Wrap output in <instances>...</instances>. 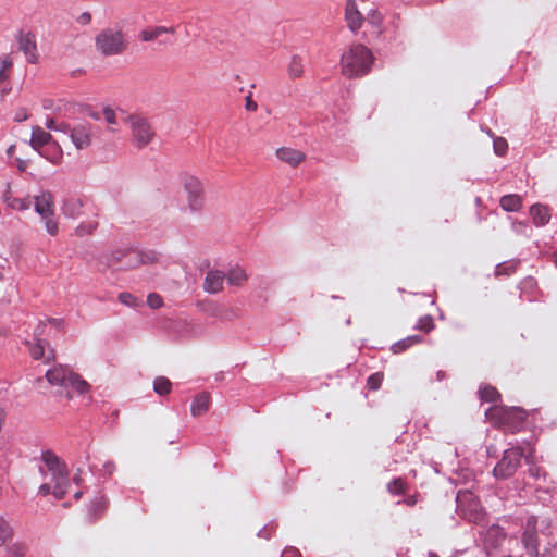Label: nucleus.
Listing matches in <instances>:
<instances>
[{
    "label": "nucleus",
    "mask_w": 557,
    "mask_h": 557,
    "mask_svg": "<svg viewBox=\"0 0 557 557\" xmlns=\"http://www.w3.org/2000/svg\"><path fill=\"white\" fill-rule=\"evenodd\" d=\"M40 460V473L45 482L38 486L37 493L41 496L52 494L57 500L63 499L71 485L66 463L49 449L41 453Z\"/></svg>",
    "instance_id": "nucleus-1"
},
{
    "label": "nucleus",
    "mask_w": 557,
    "mask_h": 557,
    "mask_svg": "<svg viewBox=\"0 0 557 557\" xmlns=\"http://www.w3.org/2000/svg\"><path fill=\"white\" fill-rule=\"evenodd\" d=\"M61 209L63 214L71 219H78L84 214L88 215L75 227L74 233L78 237L92 235L99 226L100 209L94 202L71 196L64 199Z\"/></svg>",
    "instance_id": "nucleus-2"
},
{
    "label": "nucleus",
    "mask_w": 557,
    "mask_h": 557,
    "mask_svg": "<svg viewBox=\"0 0 557 557\" xmlns=\"http://www.w3.org/2000/svg\"><path fill=\"white\" fill-rule=\"evenodd\" d=\"M373 61V53L368 47L352 44L341 57V73L347 78L362 77L371 71Z\"/></svg>",
    "instance_id": "nucleus-3"
},
{
    "label": "nucleus",
    "mask_w": 557,
    "mask_h": 557,
    "mask_svg": "<svg viewBox=\"0 0 557 557\" xmlns=\"http://www.w3.org/2000/svg\"><path fill=\"white\" fill-rule=\"evenodd\" d=\"M95 49L103 58L117 57L126 52L128 42L121 27H104L96 34Z\"/></svg>",
    "instance_id": "nucleus-4"
},
{
    "label": "nucleus",
    "mask_w": 557,
    "mask_h": 557,
    "mask_svg": "<svg viewBox=\"0 0 557 557\" xmlns=\"http://www.w3.org/2000/svg\"><path fill=\"white\" fill-rule=\"evenodd\" d=\"M527 416V411L520 407L494 406L486 411V418L495 426L511 433L518 432L523 426Z\"/></svg>",
    "instance_id": "nucleus-5"
},
{
    "label": "nucleus",
    "mask_w": 557,
    "mask_h": 557,
    "mask_svg": "<svg viewBox=\"0 0 557 557\" xmlns=\"http://www.w3.org/2000/svg\"><path fill=\"white\" fill-rule=\"evenodd\" d=\"M37 214L44 223L47 233L55 236L59 232V222L55 216L54 196L49 190H44L37 195Z\"/></svg>",
    "instance_id": "nucleus-6"
},
{
    "label": "nucleus",
    "mask_w": 557,
    "mask_h": 557,
    "mask_svg": "<svg viewBox=\"0 0 557 557\" xmlns=\"http://www.w3.org/2000/svg\"><path fill=\"white\" fill-rule=\"evenodd\" d=\"M524 456L525 461L531 462L532 451L524 455L520 447H512L504 451L503 458L495 466L493 473L497 479H507L511 476L520 466V460Z\"/></svg>",
    "instance_id": "nucleus-7"
},
{
    "label": "nucleus",
    "mask_w": 557,
    "mask_h": 557,
    "mask_svg": "<svg viewBox=\"0 0 557 557\" xmlns=\"http://www.w3.org/2000/svg\"><path fill=\"white\" fill-rule=\"evenodd\" d=\"M457 507L460 513L469 521L474 523H482L485 518L483 507L478 498L471 491H459L456 497Z\"/></svg>",
    "instance_id": "nucleus-8"
},
{
    "label": "nucleus",
    "mask_w": 557,
    "mask_h": 557,
    "mask_svg": "<svg viewBox=\"0 0 557 557\" xmlns=\"http://www.w3.org/2000/svg\"><path fill=\"white\" fill-rule=\"evenodd\" d=\"M128 122L132 133V140L137 148L141 149L153 140L156 132L146 117L140 115H132Z\"/></svg>",
    "instance_id": "nucleus-9"
},
{
    "label": "nucleus",
    "mask_w": 557,
    "mask_h": 557,
    "mask_svg": "<svg viewBox=\"0 0 557 557\" xmlns=\"http://www.w3.org/2000/svg\"><path fill=\"white\" fill-rule=\"evenodd\" d=\"M183 186L186 191L187 206L190 211L199 212L205 206V189L200 180L193 175L183 178Z\"/></svg>",
    "instance_id": "nucleus-10"
},
{
    "label": "nucleus",
    "mask_w": 557,
    "mask_h": 557,
    "mask_svg": "<svg viewBox=\"0 0 557 557\" xmlns=\"http://www.w3.org/2000/svg\"><path fill=\"white\" fill-rule=\"evenodd\" d=\"M51 135L37 126V153L51 163H59L63 152L57 143H51Z\"/></svg>",
    "instance_id": "nucleus-11"
},
{
    "label": "nucleus",
    "mask_w": 557,
    "mask_h": 557,
    "mask_svg": "<svg viewBox=\"0 0 557 557\" xmlns=\"http://www.w3.org/2000/svg\"><path fill=\"white\" fill-rule=\"evenodd\" d=\"M537 519L532 516L527 519L522 534V544L531 557H539Z\"/></svg>",
    "instance_id": "nucleus-12"
},
{
    "label": "nucleus",
    "mask_w": 557,
    "mask_h": 557,
    "mask_svg": "<svg viewBox=\"0 0 557 557\" xmlns=\"http://www.w3.org/2000/svg\"><path fill=\"white\" fill-rule=\"evenodd\" d=\"M175 29L171 26H163V25H157V26H147L139 30L138 33V39L141 42L150 44L158 41L160 45H166L169 44L168 39L162 38L163 35L166 34H174Z\"/></svg>",
    "instance_id": "nucleus-13"
},
{
    "label": "nucleus",
    "mask_w": 557,
    "mask_h": 557,
    "mask_svg": "<svg viewBox=\"0 0 557 557\" xmlns=\"http://www.w3.org/2000/svg\"><path fill=\"white\" fill-rule=\"evenodd\" d=\"M94 136V126L90 123H79L71 129V139L77 149L90 146Z\"/></svg>",
    "instance_id": "nucleus-14"
},
{
    "label": "nucleus",
    "mask_w": 557,
    "mask_h": 557,
    "mask_svg": "<svg viewBox=\"0 0 557 557\" xmlns=\"http://www.w3.org/2000/svg\"><path fill=\"white\" fill-rule=\"evenodd\" d=\"M73 371L64 366H55L46 370L45 376L50 385L67 388Z\"/></svg>",
    "instance_id": "nucleus-15"
},
{
    "label": "nucleus",
    "mask_w": 557,
    "mask_h": 557,
    "mask_svg": "<svg viewBox=\"0 0 557 557\" xmlns=\"http://www.w3.org/2000/svg\"><path fill=\"white\" fill-rule=\"evenodd\" d=\"M345 21L348 28L354 33L361 28L364 18L357 8L356 0H346Z\"/></svg>",
    "instance_id": "nucleus-16"
},
{
    "label": "nucleus",
    "mask_w": 557,
    "mask_h": 557,
    "mask_svg": "<svg viewBox=\"0 0 557 557\" xmlns=\"http://www.w3.org/2000/svg\"><path fill=\"white\" fill-rule=\"evenodd\" d=\"M2 201L5 206L12 210L25 211L32 206V197L27 196L24 198L14 197L12 195L10 185L7 186V190L2 195Z\"/></svg>",
    "instance_id": "nucleus-17"
},
{
    "label": "nucleus",
    "mask_w": 557,
    "mask_h": 557,
    "mask_svg": "<svg viewBox=\"0 0 557 557\" xmlns=\"http://www.w3.org/2000/svg\"><path fill=\"white\" fill-rule=\"evenodd\" d=\"M275 154L281 161L293 168L298 166L306 159V154L304 152L289 147L278 148Z\"/></svg>",
    "instance_id": "nucleus-18"
},
{
    "label": "nucleus",
    "mask_w": 557,
    "mask_h": 557,
    "mask_svg": "<svg viewBox=\"0 0 557 557\" xmlns=\"http://www.w3.org/2000/svg\"><path fill=\"white\" fill-rule=\"evenodd\" d=\"M225 274L219 270H210L203 282V289L207 293L215 294L223 289Z\"/></svg>",
    "instance_id": "nucleus-19"
},
{
    "label": "nucleus",
    "mask_w": 557,
    "mask_h": 557,
    "mask_svg": "<svg viewBox=\"0 0 557 557\" xmlns=\"http://www.w3.org/2000/svg\"><path fill=\"white\" fill-rule=\"evenodd\" d=\"M18 48L25 53L29 63H35V41L30 30L26 33L24 30L20 32Z\"/></svg>",
    "instance_id": "nucleus-20"
},
{
    "label": "nucleus",
    "mask_w": 557,
    "mask_h": 557,
    "mask_svg": "<svg viewBox=\"0 0 557 557\" xmlns=\"http://www.w3.org/2000/svg\"><path fill=\"white\" fill-rule=\"evenodd\" d=\"M530 215L533 224L537 227L546 225L550 220L549 208L540 203L533 205L530 208Z\"/></svg>",
    "instance_id": "nucleus-21"
},
{
    "label": "nucleus",
    "mask_w": 557,
    "mask_h": 557,
    "mask_svg": "<svg viewBox=\"0 0 557 557\" xmlns=\"http://www.w3.org/2000/svg\"><path fill=\"white\" fill-rule=\"evenodd\" d=\"M210 407V395L208 393H201L197 395L190 406V412L194 417H200L205 414Z\"/></svg>",
    "instance_id": "nucleus-22"
},
{
    "label": "nucleus",
    "mask_w": 557,
    "mask_h": 557,
    "mask_svg": "<svg viewBox=\"0 0 557 557\" xmlns=\"http://www.w3.org/2000/svg\"><path fill=\"white\" fill-rule=\"evenodd\" d=\"M499 205L507 212H517L522 208V198L517 194L505 195L500 198Z\"/></svg>",
    "instance_id": "nucleus-23"
},
{
    "label": "nucleus",
    "mask_w": 557,
    "mask_h": 557,
    "mask_svg": "<svg viewBox=\"0 0 557 557\" xmlns=\"http://www.w3.org/2000/svg\"><path fill=\"white\" fill-rule=\"evenodd\" d=\"M72 387L78 395H85L90 391V384L79 374L73 372L67 383V388Z\"/></svg>",
    "instance_id": "nucleus-24"
},
{
    "label": "nucleus",
    "mask_w": 557,
    "mask_h": 557,
    "mask_svg": "<svg viewBox=\"0 0 557 557\" xmlns=\"http://www.w3.org/2000/svg\"><path fill=\"white\" fill-rule=\"evenodd\" d=\"M287 74L290 79L300 78L304 74V63L302 59L295 54L290 58V61L287 66Z\"/></svg>",
    "instance_id": "nucleus-25"
},
{
    "label": "nucleus",
    "mask_w": 557,
    "mask_h": 557,
    "mask_svg": "<svg viewBox=\"0 0 557 557\" xmlns=\"http://www.w3.org/2000/svg\"><path fill=\"white\" fill-rule=\"evenodd\" d=\"M62 324L63 322L60 319L46 318L45 320H39V322L37 323V331L41 329L40 334L50 335L51 330H54V332H59L62 327Z\"/></svg>",
    "instance_id": "nucleus-26"
},
{
    "label": "nucleus",
    "mask_w": 557,
    "mask_h": 557,
    "mask_svg": "<svg viewBox=\"0 0 557 557\" xmlns=\"http://www.w3.org/2000/svg\"><path fill=\"white\" fill-rule=\"evenodd\" d=\"M55 352L49 343L45 341H37V360L44 359L45 362L54 360Z\"/></svg>",
    "instance_id": "nucleus-27"
},
{
    "label": "nucleus",
    "mask_w": 557,
    "mask_h": 557,
    "mask_svg": "<svg viewBox=\"0 0 557 557\" xmlns=\"http://www.w3.org/2000/svg\"><path fill=\"white\" fill-rule=\"evenodd\" d=\"M247 278L248 276L246 272L239 267L231 269L227 274V282L231 285L242 286Z\"/></svg>",
    "instance_id": "nucleus-28"
},
{
    "label": "nucleus",
    "mask_w": 557,
    "mask_h": 557,
    "mask_svg": "<svg viewBox=\"0 0 557 557\" xmlns=\"http://www.w3.org/2000/svg\"><path fill=\"white\" fill-rule=\"evenodd\" d=\"M480 397L487 403H496L500 399L499 392L491 385H484L480 388Z\"/></svg>",
    "instance_id": "nucleus-29"
},
{
    "label": "nucleus",
    "mask_w": 557,
    "mask_h": 557,
    "mask_svg": "<svg viewBox=\"0 0 557 557\" xmlns=\"http://www.w3.org/2000/svg\"><path fill=\"white\" fill-rule=\"evenodd\" d=\"M172 383L165 376H158L153 381V389L157 394L163 396L171 392Z\"/></svg>",
    "instance_id": "nucleus-30"
},
{
    "label": "nucleus",
    "mask_w": 557,
    "mask_h": 557,
    "mask_svg": "<svg viewBox=\"0 0 557 557\" xmlns=\"http://www.w3.org/2000/svg\"><path fill=\"white\" fill-rule=\"evenodd\" d=\"M518 265H519V261H517V260H510V261L503 262L496 267L495 275L496 276H500V275L509 276L516 272Z\"/></svg>",
    "instance_id": "nucleus-31"
},
{
    "label": "nucleus",
    "mask_w": 557,
    "mask_h": 557,
    "mask_svg": "<svg viewBox=\"0 0 557 557\" xmlns=\"http://www.w3.org/2000/svg\"><path fill=\"white\" fill-rule=\"evenodd\" d=\"M388 493L393 495H401L407 492V482L401 478H396L387 484Z\"/></svg>",
    "instance_id": "nucleus-32"
},
{
    "label": "nucleus",
    "mask_w": 557,
    "mask_h": 557,
    "mask_svg": "<svg viewBox=\"0 0 557 557\" xmlns=\"http://www.w3.org/2000/svg\"><path fill=\"white\" fill-rule=\"evenodd\" d=\"M421 342H422V337L419 335L408 336L407 338H405L394 345V351L401 352V351L406 350L408 347L419 344Z\"/></svg>",
    "instance_id": "nucleus-33"
},
{
    "label": "nucleus",
    "mask_w": 557,
    "mask_h": 557,
    "mask_svg": "<svg viewBox=\"0 0 557 557\" xmlns=\"http://www.w3.org/2000/svg\"><path fill=\"white\" fill-rule=\"evenodd\" d=\"M117 299L123 305L132 308H136L141 304V300L139 298L127 292L120 293Z\"/></svg>",
    "instance_id": "nucleus-34"
},
{
    "label": "nucleus",
    "mask_w": 557,
    "mask_h": 557,
    "mask_svg": "<svg viewBox=\"0 0 557 557\" xmlns=\"http://www.w3.org/2000/svg\"><path fill=\"white\" fill-rule=\"evenodd\" d=\"M384 374L382 372H375L371 374L367 380V386L371 391H377L383 382Z\"/></svg>",
    "instance_id": "nucleus-35"
},
{
    "label": "nucleus",
    "mask_w": 557,
    "mask_h": 557,
    "mask_svg": "<svg viewBox=\"0 0 557 557\" xmlns=\"http://www.w3.org/2000/svg\"><path fill=\"white\" fill-rule=\"evenodd\" d=\"M12 535V528L5 521L3 517L0 516V546L3 545L8 539Z\"/></svg>",
    "instance_id": "nucleus-36"
},
{
    "label": "nucleus",
    "mask_w": 557,
    "mask_h": 557,
    "mask_svg": "<svg viewBox=\"0 0 557 557\" xmlns=\"http://www.w3.org/2000/svg\"><path fill=\"white\" fill-rule=\"evenodd\" d=\"M108 507V500L103 496L96 497L90 504V510L97 516Z\"/></svg>",
    "instance_id": "nucleus-37"
},
{
    "label": "nucleus",
    "mask_w": 557,
    "mask_h": 557,
    "mask_svg": "<svg viewBox=\"0 0 557 557\" xmlns=\"http://www.w3.org/2000/svg\"><path fill=\"white\" fill-rule=\"evenodd\" d=\"M126 257L129 259V261H139L140 263H148V262H154L157 260V257L154 253L150 255H140L137 252H129L126 255Z\"/></svg>",
    "instance_id": "nucleus-38"
},
{
    "label": "nucleus",
    "mask_w": 557,
    "mask_h": 557,
    "mask_svg": "<svg viewBox=\"0 0 557 557\" xmlns=\"http://www.w3.org/2000/svg\"><path fill=\"white\" fill-rule=\"evenodd\" d=\"M417 329L420 331H423L425 333H429L434 329V321L431 315H424L419 319L417 323Z\"/></svg>",
    "instance_id": "nucleus-39"
},
{
    "label": "nucleus",
    "mask_w": 557,
    "mask_h": 557,
    "mask_svg": "<svg viewBox=\"0 0 557 557\" xmlns=\"http://www.w3.org/2000/svg\"><path fill=\"white\" fill-rule=\"evenodd\" d=\"M494 151L497 156H504L507 152L508 144L503 137H496L493 141Z\"/></svg>",
    "instance_id": "nucleus-40"
},
{
    "label": "nucleus",
    "mask_w": 557,
    "mask_h": 557,
    "mask_svg": "<svg viewBox=\"0 0 557 557\" xmlns=\"http://www.w3.org/2000/svg\"><path fill=\"white\" fill-rule=\"evenodd\" d=\"M147 304L151 309H159L163 305L162 297L157 293H150L147 297Z\"/></svg>",
    "instance_id": "nucleus-41"
},
{
    "label": "nucleus",
    "mask_w": 557,
    "mask_h": 557,
    "mask_svg": "<svg viewBox=\"0 0 557 557\" xmlns=\"http://www.w3.org/2000/svg\"><path fill=\"white\" fill-rule=\"evenodd\" d=\"M12 66V61L5 57L0 61V83L4 82L8 77L7 73Z\"/></svg>",
    "instance_id": "nucleus-42"
},
{
    "label": "nucleus",
    "mask_w": 557,
    "mask_h": 557,
    "mask_svg": "<svg viewBox=\"0 0 557 557\" xmlns=\"http://www.w3.org/2000/svg\"><path fill=\"white\" fill-rule=\"evenodd\" d=\"M8 552L10 557H25L26 548L23 544H13Z\"/></svg>",
    "instance_id": "nucleus-43"
},
{
    "label": "nucleus",
    "mask_w": 557,
    "mask_h": 557,
    "mask_svg": "<svg viewBox=\"0 0 557 557\" xmlns=\"http://www.w3.org/2000/svg\"><path fill=\"white\" fill-rule=\"evenodd\" d=\"M44 125L46 126V128L50 129V131H61V132H65V129L67 128V126L64 124V125H60L58 126L55 124V121L53 117L51 116H47L45 122H44Z\"/></svg>",
    "instance_id": "nucleus-44"
},
{
    "label": "nucleus",
    "mask_w": 557,
    "mask_h": 557,
    "mask_svg": "<svg viewBox=\"0 0 557 557\" xmlns=\"http://www.w3.org/2000/svg\"><path fill=\"white\" fill-rule=\"evenodd\" d=\"M368 21L374 27L379 28L382 25L383 17L377 11H372L370 14H368Z\"/></svg>",
    "instance_id": "nucleus-45"
},
{
    "label": "nucleus",
    "mask_w": 557,
    "mask_h": 557,
    "mask_svg": "<svg viewBox=\"0 0 557 557\" xmlns=\"http://www.w3.org/2000/svg\"><path fill=\"white\" fill-rule=\"evenodd\" d=\"M245 109L250 112H256L258 110L257 102L252 99V92L250 91L245 97Z\"/></svg>",
    "instance_id": "nucleus-46"
},
{
    "label": "nucleus",
    "mask_w": 557,
    "mask_h": 557,
    "mask_svg": "<svg viewBox=\"0 0 557 557\" xmlns=\"http://www.w3.org/2000/svg\"><path fill=\"white\" fill-rule=\"evenodd\" d=\"M103 116H104V120L109 124H115L116 123V114H115L114 110H112L111 108H106L103 110Z\"/></svg>",
    "instance_id": "nucleus-47"
},
{
    "label": "nucleus",
    "mask_w": 557,
    "mask_h": 557,
    "mask_svg": "<svg viewBox=\"0 0 557 557\" xmlns=\"http://www.w3.org/2000/svg\"><path fill=\"white\" fill-rule=\"evenodd\" d=\"M29 163H30L29 159H21V158L15 159V165L20 172H25L26 169L28 168Z\"/></svg>",
    "instance_id": "nucleus-48"
},
{
    "label": "nucleus",
    "mask_w": 557,
    "mask_h": 557,
    "mask_svg": "<svg viewBox=\"0 0 557 557\" xmlns=\"http://www.w3.org/2000/svg\"><path fill=\"white\" fill-rule=\"evenodd\" d=\"M281 557H301V554L298 549L289 547L283 550Z\"/></svg>",
    "instance_id": "nucleus-49"
},
{
    "label": "nucleus",
    "mask_w": 557,
    "mask_h": 557,
    "mask_svg": "<svg viewBox=\"0 0 557 557\" xmlns=\"http://www.w3.org/2000/svg\"><path fill=\"white\" fill-rule=\"evenodd\" d=\"M77 22L82 25H88L91 22V14L89 12L82 13L77 18Z\"/></svg>",
    "instance_id": "nucleus-50"
},
{
    "label": "nucleus",
    "mask_w": 557,
    "mask_h": 557,
    "mask_svg": "<svg viewBox=\"0 0 557 557\" xmlns=\"http://www.w3.org/2000/svg\"><path fill=\"white\" fill-rule=\"evenodd\" d=\"M27 117H28V114L26 113V111L24 109H20L16 111V113L14 115V121L23 122V121L27 120Z\"/></svg>",
    "instance_id": "nucleus-51"
},
{
    "label": "nucleus",
    "mask_w": 557,
    "mask_h": 557,
    "mask_svg": "<svg viewBox=\"0 0 557 557\" xmlns=\"http://www.w3.org/2000/svg\"><path fill=\"white\" fill-rule=\"evenodd\" d=\"M404 504H406L409 507H413L418 503L417 495H409L403 500Z\"/></svg>",
    "instance_id": "nucleus-52"
},
{
    "label": "nucleus",
    "mask_w": 557,
    "mask_h": 557,
    "mask_svg": "<svg viewBox=\"0 0 557 557\" xmlns=\"http://www.w3.org/2000/svg\"><path fill=\"white\" fill-rule=\"evenodd\" d=\"M29 146L35 149V126H32L30 137H29Z\"/></svg>",
    "instance_id": "nucleus-53"
},
{
    "label": "nucleus",
    "mask_w": 557,
    "mask_h": 557,
    "mask_svg": "<svg viewBox=\"0 0 557 557\" xmlns=\"http://www.w3.org/2000/svg\"><path fill=\"white\" fill-rule=\"evenodd\" d=\"M82 476H81V470H78L74 476H73V482L77 485H79L82 483Z\"/></svg>",
    "instance_id": "nucleus-54"
},
{
    "label": "nucleus",
    "mask_w": 557,
    "mask_h": 557,
    "mask_svg": "<svg viewBox=\"0 0 557 557\" xmlns=\"http://www.w3.org/2000/svg\"><path fill=\"white\" fill-rule=\"evenodd\" d=\"M52 106H53V102L50 99H46L42 101L44 109L50 110L52 108Z\"/></svg>",
    "instance_id": "nucleus-55"
},
{
    "label": "nucleus",
    "mask_w": 557,
    "mask_h": 557,
    "mask_svg": "<svg viewBox=\"0 0 557 557\" xmlns=\"http://www.w3.org/2000/svg\"><path fill=\"white\" fill-rule=\"evenodd\" d=\"M14 150H15V145H11L7 150L8 156L11 157L13 154Z\"/></svg>",
    "instance_id": "nucleus-56"
},
{
    "label": "nucleus",
    "mask_w": 557,
    "mask_h": 557,
    "mask_svg": "<svg viewBox=\"0 0 557 557\" xmlns=\"http://www.w3.org/2000/svg\"><path fill=\"white\" fill-rule=\"evenodd\" d=\"M82 495H83V493L81 491H78L74 494V498L77 500L82 497Z\"/></svg>",
    "instance_id": "nucleus-57"
},
{
    "label": "nucleus",
    "mask_w": 557,
    "mask_h": 557,
    "mask_svg": "<svg viewBox=\"0 0 557 557\" xmlns=\"http://www.w3.org/2000/svg\"><path fill=\"white\" fill-rule=\"evenodd\" d=\"M437 376H438V379H441L442 376H444V373L442 371H438Z\"/></svg>",
    "instance_id": "nucleus-58"
},
{
    "label": "nucleus",
    "mask_w": 557,
    "mask_h": 557,
    "mask_svg": "<svg viewBox=\"0 0 557 557\" xmlns=\"http://www.w3.org/2000/svg\"><path fill=\"white\" fill-rule=\"evenodd\" d=\"M66 397H67L69 399H71V398H72V394H71L70 392H67V393H66Z\"/></svg>",
    "instance_id": "nucleus-59"
},
{
    "label": "nucleus",
    "mask_w": 557,
    "mask_h": 557,
    "mask_svg": "<svg viewBox=\"0 0 557 557\" xmlns=\"http://www.w3.org/2000/svg\"><path fill=\"white\" fill-rule=\"evenodd\" d=\"M430 557H440L436 554H431Z\"/></svg>",
    "instance_id": "nucleus-60"
}]
</instances>
